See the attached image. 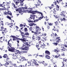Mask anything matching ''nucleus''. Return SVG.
Instances as JSON below:
<instances>
[{
  "mask_svg": "<svg viewBox=\"0 0 67 67\" xmlns=\"http://www.w3.org/2000/svg\"><path fill=\"white\" fill-rule=\"evenodd\" d=\"M29 13H32V15H30V18L31 19H33V20H34V18H35V15H33L34 14H36V12L37 13H40L41 14V15H42V17H40L39 18V20H41V19H42L43 18V14L41 13H40L38 12H37V11H32L31 10H30L29 12Z\"/></svg>",
  "mask_w": 67,
  "mask_h": 67,
  "instance_id": "f257e3e1",
  "label": "nucleus"
},
{
  "mask_svg": "<svg viewBox=\"0 0 67 67\" xmlns=\"http://www.w3.org/2000/svg\"><path fill=\"white\" fill-rule=\"evenodd\" d=\"M61 17V21H64L66 22L67 21V17L65 15V12L64 11H63L62 12H61V14H60Z\"/></svg>",
  "mask_w": 67,
  "mask_h": 67,
  "instance_id": "f03ea898",
  "label": "nucleus"
},
{
  "mask_svg": "<svg viewBox=\"0 0 67 67\" xmlns=\"http://www.w3.org/2000/svg\"><path fill=\"white\" fill-rule=\"evenodd\" d=\"M24 1V0H18V1H16L15 2V0H13V2H15L16 5H18V4L20 3V6H23V5L24 4V3L23 2Z\"/></svg>",
  "mask_w": 67,
  "mask_h": 67,
  "instance_id": "7ed1b4c3",
  "label": "nucleus"
},
{
  "mask_svg": "<svg viewBox=\"0 0 67 67\" xmlns=\"http://www.w3.org/2000/svg\"><path fill=\"white\" fill-rule=\"evenodd\" d=\"M22 9H21V10L19 12V13H21V14L22 15V14L24 12L25 13H26V10H25L26 9H27V7H22Z\"/></svg>",
  "mask_w": 67,
  "mask_h": 67,
  "instance_id": "20e7f679",
  "label": "nucleus"
},
{
  "mask_svg": "<svg viewBox=\"0 0 67 67\" xmlns=\"http://www.w3.org/2000/svg\"><path fill=\"white\" fill-rule=\"evenodd\" d=\"M7 49H8V51L10 52H14V51H15V48H10V46L8 45V44L7 45Z\"/></svg>",
  "mask_w": 67,
  "mask_h": 67,
  "instance_id": "39448f33",
  "label": "nucleus"
},
{
  "mask_svg": "<svg viewBox=\"0 0 67 67\" xmlns=\"http://www.w3.org/2000/svg\"><path fill=\"white\" fill-rule=\"evenodd\" d=\"M36 63H37V62H36V61L35 60H34L33 61L32 63L31 64V63H30V65H31V66H33L34 65H37Z\"/></svg>",
  "mask_w": 67,
  "mask_h": 67,
  "instance_id": "423d86ee",
  "label": "nucleus"
},
{
  "mask_svg": "<svg viewBox=\"0 0 67 67\" xmlns=\"http://www.w3.org/2000/svg\"><path fill=\"white\" fill-rule=\"evenodd\" d=\"M25 38H26V37H22V38L21 39L20 38H19L18 40H21V41L25 42L26 39Z\"/></svg>",
  "mask_w": 67,
  "mask_h": 67,
  "instance_id": "0eeeda50",
  "label": "nucleus"
},
{
  "mask_svg": "<svg viewBox=\"0 0 67 67\" xmlns=\"http://www.w3.org/2000/svg\"><path fill=\"white\" fill-rule=\"evenodd\" d=\"M21 49L24 51H28L29 49V48L28 47H25L24 48H21Z\"/></svg>",
  "mask_w": 67,
  "mask_h": 67,
  "instance_id": "6e6552de",
  "label": "nucleus"
},
{
  "mask_svg": "<svg viewBox=\"0 0 67 67\" xmlns=\"http://www.w3.org/2000/svg\"><path fill=\"white\" fill-rule=\"evenodd\" d=\"M11 37H12L13 38H14L13 39V40L14 41H16V39H17L18 38V37H16V36H13V35H11Z\"/></svg>",
  "mask_w": 67,
  "mask_h": 67,
  "instance_id": "1a4fd4ad",
  "label": "nucleus"
},
{
  "mask_svg": "<svg viewBox=\"0 0 67 67\" xmlns=\"http://www.w3.org/2000/svg\"><path fill=\"white\" fill-rule=\"evenodd\" d=\"M59 38V37H57L55 38V41L57 43H59L60 41V39Z\"/></svg>",
  "mask_w": 67,
  "mask_h": 67,
  "instance_id": "9d476101",
  "label": "nucleus"
},
{
  "mask_svg": "<svg viewBox=\"0 0 67 67\" xmlns=\"http://www.w3.org/2000/svg\"><path fill=\"white\" fill-rule=\"evenodd\" d=\"M24 43L23 44L24 46H25V45H27V46H29L30 44H29V42H23Z\"/></svg>",
  "mask_w": 67,
  "mask_h": 67,
  "instance_id": "9b49d317",
  "label": "nucleus"
},
{
  "mask_svg": "<svg viewBox=\"0 0 67 67\" xmlns=\"http://www.w3.org/2000/svg\"><path fill=\"white\" fill-rule=\"evenodd\" d=\"M41 63L42 64H43L44 66H47V64H46V63H45L44 61H42Z\"/></svg>",
  "mask_w": 67,
  "mask_h": 67,
  "instance_id": "f8f14e48",
  "label": "nucleus"
},
{
  "mask_svg": "<svg viewBox=\"0 0 67 67\" xmlns=\"http://www.w3.org/2000/svg\"><path fill=\"white\" fill-rule=\"evenodd\" d=\"M45 53L47 54L48 55H50V52H49V51L46 50L45 51Z\"/></svg>",
  "mask_w": 67,
  "mask_h": 67,
  "instance_id": "ddd939ff",
  "label": "nucleus"
},
{
  "mask_svg": "<svg viewBox=\"0 0 67 67\" xmlns=\"http://www.w3.org/2000/svg\"><path fill=\"white\" fill-rule=\"evenodd\" d=\"M24 60H26V59H25L24 57H22L21 59H20V60L21 61V62H23Z\"/></svg>",
  "mask_w": 67,
  "mask_h": 67,
  "instance_id": "4468645a",
  "label": "nucleus"
},
{
  "mask_svg": "<svg viewBox=\"0 0 67 67\" xmlns=\"http://www.w3.org/2000/svg\"><path fill=\"white\" fill-rule=\"evenodd\" d=\"M46 58H47V59H50L51 57H50V56H48L47 55H46L45 56Z\"/></svg>",
  "mask_w": 67,
  "mask_h": 67,
  "instance_id": "2eb2a0df",
  "label": "nucleus"
},
{
  "mask_svg": "<svg viewBox=\"0 0 67 67\" xmlns=\"http://www.w3.org/2000/svg\"><path fill=\"white\" fill-rule=\"evenodd\" d=\"M4 57V58H8V56H7V54H5L4 55V56H3Z\"/></svg>",
  "mask_w": 67,
  "mask_h": 67,
  "instance_id": "dca6fc26",
  "label": "nucleus"
},
{
  "mask_svg": "<svg viewBox=\"0 0 67 67\" xmlns=\"http://www.w3.org/2000/svg\"><path fill=\"white\" fill-rule=\"evenodd\" d=\"M7 23V25H10L11 26H13V24L12 23Z\"/></svg>",
  "mask_w": 67,
  "mask_h": 67,
  "instance_id": "f3484780",
  "label": "nucleus"
},
{
  "mask_svg": "<svg viewBox=\"0 0 67 67\" xmlns=\"http://www.w3.org/2000/svg\"><path fill=\"white\" fill-rule=\"evenodd\" d=\"M6 17L7 18V19H9V20H11V17L9 16V15H7V16H6Z\"/></svg>",
  "mask_w": 67,
  "mask_h": 67,
  "instance_id": "a211bd4d",
  "label": "nucleus"
},
{
  "mask_svg": "<svg viewBox=\"0 0 67 67\" xmlns=\"http://www.w3.org/2000/svg\"><path fill=\"white\" fill-rule=\"evenodd\" d=\"M9 64L8 63V62H6V63L5 64V65L6 66H8V65H9Z\"/></svg>",
  "mask_w": 67,
  "mask_h": 67,
  "instance_id": "6ab92c4d",
  "label": "nucleus"
},
{
  "mask_svg": "<svg viewBox=\"0 0 67 67\" xmlns=\"http://www.w3.org/2000/svg\"><path fill=\"white\" fill-rule=\"evenodd\" d=\"M1 31H4V30L5 29H4L3 27H1Z\"/></svg>",
  "mask_w": 67,
  "mask_h": 67,
  "instance_id": "aec40b11",
  "label": "nucleus"
},
{
  "mask_svg": "<svg viewBox=\"0 0 67 67\" xmlns=\"http://www.w3.org/2000/svg\"><path fill=\"white\" fill-rule=\"evenodd\" d=\"M34 24H29V25H30V26H33V25Z\"/></svg>",
  "mask_w": 67,
  "mask_h": 67,
  "instance_id": "412c9836",
  "label": "nucleus"
},
{
  "mask_svg": "<svg viewBox=\"0 0 67 67\" xmlns=\"http://www.w3.org/2000/svg\"><path fill=\"white\" fill-rule=\"evenodd\" d=\"M8 13H9V12H6V13H5V12H4V14H5V15H7V14L9 15V14H8Z\"/></svg>",
  "mask_w": 67,
  "mask_h": 67,
  "instance_id": "4be33fe9",
  "label": "nucleus"
},
{
  "mask_svg": "<svg viewBox=\"0 0 67 67\" xmlns=\"http://www.w3.org/2000/svg\"><path fill=\"white\" fill-rule=\"evenodd\" d=\"M24 35H25H25H29V33L28 32H26Z\"/></svg>",
  "mask_w": 67,
  "mask_h": 67,
  "instance_id": "5701e85b",
  "label": "nucleus"
},
{
  "mask_svg": "<svg viewBox=\"0 0 67 67\" xmlns=\"http://www.w3.org/2000/svg\"><path fill=\"white\" fill-rule=\"evenodd\" d=\"M21 35L22 36V37H27V36H25L24 35H22V34H21Z\"/></svg>",
  "mask_w": 67,
  "mask_h": 67,
  "instance_id": "b1692460",
  "label": "nucleus"
},
{
  "mask_svg": "<svg viewBox=\"0 0 67 67\" xmlns=\"http://www.w3.org/2000/svg\"><path fill=\"white\" fill-rule=\"evenodd\" d=\"M8 45L9 46H10V47H11V46L12 45V44H11V43H9V42H8Z\"/></svg>",
  "mask_w": 67,
  "mask_h": 67,
  "instance_id": "393cba45",
  "label": "nucleus"
},
{
  "mask_svg": "<svg viewBox=\"0 0 67 67\" xmlns=\"http://www.w3.org/2000/svg\"><path fill=\"white\" fill-rule=\"evenodd\" d=\"M24 30L25 32H27V29L26 28H25Z\"/></svg>",
  "mask_w": 67,
  "mask_h": 67,
  "instance_id": "a878e982",
  "label": "nucleus"
},
{
  "mask_svg": "<svg viewBox=\"0 0 67 67\" xmlns=\"http://www.w3.org/2000/svg\"><path fill=\"white\" fill-rule=\"evenodd\" d=\"M57 10H59V6H58V5H57Z\"/></svg>",
  "mask_w": 67,
  "mask_h": 67,
  "instance_id": "bb28decb",
  "label": "nucleus"
},
{
  "mask_svg": "<svg viewBox=\"0 0 67 67\" xmlns=\"http://www.w3.org/2000/svg\"><path fill=\"white\" fill-rule=\"evenodd\" d=\"M7 62L9 64H12V62L11 61H8Z\"/></svg>",
  "mask_w": 67,
  "mask_h": 67,
  "instance_id": "cd10ccee",
  "label": "nucleus"
},
{
  "mask_svg": "<svg viewBox=\"0 0 67 67\" xmlns=\"http://www.w3.org/2000/svg\"><path fill=\"white\" fill-rule=\"evenodd\" d=\"M28 21L29 22H31L32 23H33V20L32 21V20H28Z\"/></svg>",
  "mask_w": 67,
  "mask_h": 67,
  "instance_id": "c85d7f7f",
  "label": "nucleus"
},
{
  "mask_svg": "<svg viewBox=\"0 0 67 67\" xmlns=\"http://www.w3.org/2000/svg\"><path fill=\"white\" fill-rule=\"evenodd\" d=\"M54 52H57V53H58V51H57V49H54Z\"/></svg>",
  "mask_w": 67,
  "mask_h": 67,
  "instance_id": "c756f323",
  "label": "nucleus"
},
{
  "mask_svg": "<svg viewBox=\"0 0 67 67\" xmlns=\"http://www.w3.org/2000/svg\"><path fill=\"white\" fill-rule=\"evenodd\" d=\"M55 23V25H57V24H58V22L57 21H56L55 22H54Z\"/></svg>",
  "mask_w": 67,
  "mask_h": 67,
  "instance_id": "7c9ffc66",
  "label": "nucleus"
},
{
  "mask_svg": "<svg viewBox=\"0 0 67 67\" xmlns=\"http://www.w3.org/2000/svg\"><path fill=\"white\" fill-rule=\"evenodd\" d=\"M62 64H63V66H61V67H64V65H65V64H64V62H62Z\"/></svg>",
  "mask_w": 67,
  "mask_h": 67,
  "instance_id": "2f4dec72",
  "label": "nucleus"
},
{
  "mask_svg": "<svg viewBox=\"0 0 67 67\" xmlns=\"http://www.w3.org/2000/svg\"><path fill=\"white\" fill-rule=\"evenodd\" d=\"M29 44H30V45H32V44H33V43H32V41L31 42H29Z\"/></svg>",
  "mask_w": 67,
  "mask_h": 67,
  "instance_id": "473e14b6",
  "label": "nucleus"
},
{
  "mask_svg": "<svg viewBox=\"0 0 67 67\" xmlns=\"http://www.w3.org/2000/svg\"><path fill=\"white\" fill-rule=\"evenodd\" d=\"M12 5H13V7H14V8L16 7H15V5L14 4V3H13L12 4Z\"/></svg>",
  "mask_w": 67,
  "mask_h": 67,
  "instance_id": "72a5a7b5",
  "label": "nucleus"
},
{
  "mask_svg": "<svg viewBox=\"0 0 67 67\" xmlns=\"http://www.w3.org/2000/svg\"><path fill=\"white\" fill-rule=\"evenodd\" d=\"M48 24L49 25H50L51 26L52 25H53V24H51V23H48Z\"/></svg>",
  "mask_w": 67,
  "mask_h": 67,
  "instance_id": "f704fd0d",
  "label": "nucleus"
},
{
  "mask_svg": "<svg viewBox=\"0 0 67 67\" xmlns=\"http://www.w3.org/2000/svg\"><path fill=\"white\" fill-rule=\"evenodd\" d=\"M41 38H40V37H38V38H37V39H38V40H41Z\"/></svg>",
  "mask_w": 67,
  "mask_h": 67,
  "instance_id": "c9c22d12",
  "label": "nucleus"
},
{
  "mask_svg": "<svg viewBox=\"0 0 67 67\" xmlns=\"http://www.w3.org/2000/svg\"><path fill=\"white\" fill-rule=\"evenodd\" d=\"M22 32V31H20V32L21 33V34H24V33L23 32Z\"/></svg>",
  "mask_w": 67,
  "mask_h": 67,
  "instance_id": "e433bc0d",
  "label": "nucleus"
},
{
  "mask_svg": "<svg viewBox=\"0 0 67 67\" xmlns=\"http://www.w3.org/2000/svg\"><path fill=\"white\" fill-rule=\"evenodd\" d=\"M54 45H55L56 46V45H57V44H58V43H54Z\"/></svg>",
  "mask_w": 67,
  "mask_h": 67,
  "instance_id": "4c0bfd02",
  "label": "nucleus"
},
{
  "mask_svg": "<svg viewBox=\"0 0 67 67\" xmlns=\"http://www.w3.org/2000/svg\"><path fill=\"white\" fill-rule=\"evenodd\" d=\"M3 7L4 8H2V10H5L6 9L5 7Z\"/></svg>",
  "mask_w": 67,
  "mask_h": 67,
  "instance_id": "58836bf2",
  "label": "nucleus"
},
{
  "mask_svg": "<svg viewBox=\"0 0 67 67\" xmlns=\"http://www.w3.org/2000/svg\"><path fill=\"white\" fill-rule=\"evenodd\" d=\"M4 31L5 32H7V29H6V28H5Z\"/></svg>",
  "mask_w": 67,
  "mask_h": 67,
  "instance_id": "ea45409f",
  "label": "nucleus"
},
{
  "mask_svg": "<svg viewBox=\"0 0 67 67\" xmlns=\"http://www.w3.org/2000/svg\"><path fill=\"white\" fill-rule=\"evenodd\" d=\"M34 33V34H35V35H36V34H37V32H35Z\"/></svg>",
  "mask_w": 67,
  "mask_h": 67,
  "instance_id": "a19ab883",
  "label": "nucleus"
},
{
  "mask_svg": "<svg viewBox=\"0 0 67 67\" xmlns=\"http://www.w3.org/2000/svg\"><path fill=\"white\" fill-rule=\"evenodd\" d=\"M46 44H47V46H49V43H47Z\"/></svg>",
  "mask_w": 67,
  "mask_h": 67,
  "instance_id": "79ce46f5",
  "label": "nucleus"
},
{
  "mask_svg": "<svg viewBox=\"0 0 67 67\" xmlns=\"http://www.w3.org/2000/svg\"><path fill=\"white\" fill-rule=\"evenodd\" d=\"M57 55V56L58 57H59V56H60L59 54H58Z\"/></svg>",
  "mask_w": 67,
  "mask_h": 67,
  "instance_id": "37998d69",
  "label": "nucleus"
},
{
  "mask_svg": "<svg viewBox=\"0 0 67 67\" xmlns=\"http://www.w3.org/2000/svg\"><path fill=\"white\" fill-rule=\"evenodd\" d=\"M63 1L62 0H59V3H60L61 2H62Z\"/></svg>",
  "mask_w": 67,
  "mask_h": 67,
  "instance_id": "c03bdc74",
  "label": "nucleus"
},
{
  "mask_svg": "<svg viewBox=\"0 0 67 67\" xmlns=\"http://www.w3.org/2000/svg\"><path fill=\"white\" fill-rule=\"evenodd\" d=\"M16 28L17 30H18V29H19V27L17 26H16Z\"/></svg>",
  "mask_w": 67,
  "mask_h": 67,
  "instance_id": "a18cd8bd",
  "label": "nucleus"
},
{
  "mask_svg": "<svg viewBox=\"0 0 67 67\" xmlns=\"http://www.w3.org/2000/svg\"><path fill=\"white\" fill-rule=\"evenodd\" d=\"M36 29H39V27H38L37 26H36Z\"/></svg>",
  "mask_w": 67,
  "mask_h": 67,
  "instance_id": "49530a36",
  "label": "nucleus"
},
{
  "mask_svg": "<svg viewBox=\"0 0 67 67\" xmlns=\"http://www.w3.org/2000/svg\"><path fill=\"white\" fill-rule=\"evenodd\" d=\"M54 67H57V66H56V65H55V64H54Z\"/></svg>",
  "mask_w": 67,
  "mask_h": 67,
  "instance_id": "de8ad7c7",
  "label": "nucleus"
},
{
  "mask_svg": "<svg viewBox=\"0 0 67 67\" xmlns=\"http://www.w3.org/2000/svg\"><path fill=\"white\" fill-rule=\"evenodd\" d=\"M52 57H53V58H55V55H52Z\"/></svg>",
  "mask_w": 67,
  "mask_h": 67,
  "instance_id": "09e8293b",
  "label": "nucleus"
},
{
  "mask_svg": "<svg viewBox=\"0 0 67 67\" xmlns=\"http://www.w3.org/2000/svg\"><path fill=\"white\" fill-rule=\"evenodd\" d=\"M21 53H26V51H23V52H21Z\"/></svg>",
  "mask_w": 67,
  "mask_h": 67,
  "instance_id": "8fccbe9b",
  "label": "nucleus"
},
{
  "mask_svg": "<svg viewBox=\"0 0 67 67\" xmlns=\"http://www.w3.org/2000/svg\"><path fill=\"white\" fill-rule=\"evenodd\" d=\"M55 58H58V56L57 55H55Z\"/></svg>",
  "mask_w": 67,
  "mask_h": 67,
  "instance_id": "3c124183",
  "label": "nucleus"
},
{
  "mask_svg": "<svg viewBox=\"0 0 67 67\" xmlns=\"http://www.w3.org/2000/svg\"><path fill=\"white\" fill-rule=\"evenodd\" d=\"M22 67V65H19V66H18V67Z\"/></svg>",
  "mask_w": 67,
  "mask_h": 67,
  "instance_id": "603ef678",
  "label": "nucleus"
},
{
  "mask_svg": "<svg viewBox=\"0 0 67 67\" xmlns=\"http://www.w3.org/2000/svg\"><path fill=\"white\" fill-rule=\"evenodd\" d=\"M0 7H3V6H2V4H0Z\"/></svg>",
  "mask_w": 67,
  "mask_h": 67,
  "instance_id": "864d4df0",
  "label": "nucleus"
},
{
  "mask_svg": "<svg viewBox=\"0 0 67 67\" xmlns=\"http://www.w3.org/2000/svg\"><path fill=\"white\" fill-rule=\"evenodd\" d=\"M38 20H39V19H36L35 20V21H36V22H37V21H38Z\"/></svg>",
  "mask_w": 67,
  "mask_h": 67,
  "instance_id": "5fc2aeb1",
  "label": "nucleus"
},
{
  "mask_svg": "<svg viewBox=\"0 0 67 67\" xmlns=\"http://www.w3.org/2000/svg\"><path fill=\"white\" fill-rule=\"evenodd\" d=\"M9 14H10V15H12V13H8Z\"/></svg>",
  "mask_w": 67,
  "mask_h": 67,
  "instance_id": "6e6d98bb",
  "label": "nucleus"
},
{
  "mask_svg": "<svg viewBox=\"0 0 67 67\" xmlns=\"http://www.w3.org/2000/svg\"><path fill=\"white\" fill-rule=\"evenodd\" d=\"M20 26H23V25H22V24H20Z\"/></svg>",
  "mask_w": 67,
  "mask_h": 67,
  "instance_id": "4d7b16f0",
  "label": "nucleus"
},
{
  "mask_svg": "<svg viewBox=\"0 0 67 67\" xmlns=\"http://www.w3.org/2000/svg\"><path fill=\"white\" fill-rule=\"evenodd\" d=\"M65 47H67V45H66V44L65 45Z\"/></svg>",
  "mask_w": 67,
  "mask_h": 67,
  "instance_id": "13d9d810",
  "label": "nucleus"
},
{
  "mask_svg": "<svg viewBox=\"0 0 67 67\" xmlns=\"http://www.w3.org/2000/svg\"><path fill=\"white\" fill-rule=\"evenodd\" d=\"M39 43H40V44H41V41H40L39 42Z\"/></svg>",
  "mask_w": 67,
  "mask_h": 67,
  "instance_id": "bf43d9fd",
  "label": "nucleus"
},
{
  "mask_svg": "<svg viewBox=\"0 0 67 67\" xmlns=\"http://www.w3.org/2000/svg\"><path fill=\"white\" fill-rule=\"evenodd\" d=\"M65 62H66V63H67V59H66L65 60Z\"/></svg>",
  "mask_w": 67,
  "mask_h": 67,
  "instance_id": "052dcab7",
  "label": "nucleus"
},
{
  "mask_svg": "<svg viewBox=\"0 0 67 67\" xmlns=\"http://www.w3.org/2000/svg\"><path fill=\"white\" fill-rule=\"evenodd\" d=\"M31 32H32V33H34V32H35L34 31H32Z\"/></svg>",
  "mask_w": 67,
  "mask_h": 67,
  "instance_id": "680f3d73",
  "label": "nucleus"
},
{
  "mask_svg": "<svg viewBox=\"0 0 67 67\" xmlns=\"http://www.w3.org/2000/svg\"><path fill=\"white\" fill-rule=\"evenodd\" d=\"M17 42L18 43H19V40H17Z\"/></svg>",
  "mask_w": 67,
  "mask_h": 67,
  "instance_id": "e2e57ef3",
  "label": "nucleus"
},
{
  "mask_svg": "<svg viewBox=\"0 0 67 67\" xmlns=\"http://www.w3.org/2000/svg\"><path fill=\"white\" fill-rule=\"evenodd\" d=\"M32 27H30L29 28V29H32Z\"/></svg>",
  "mask_w": 67,
  "mask_h": 67,
  "instance_id": "0e129e2a",
  "label": "nucleus"
},
{
  "mask_svg": "<svg viewBox=\"0 0 67 67\" xmlns=\"http://www.w3.org/2000/svg\"><path fill=\"white\" fill-rule=\"evenodd\" d=\"M38 33V34H41V32H39Z\"/></svg>",
  "mask_w": 67,
  "mask_h": 67,
  "instance_id": "69168bd1",
  "label": "nucleus"
},
{
  "mask_svg": "<svg viewBox=\"0 0 67 67\" xmlns=\"http://www.w3.org/2000/svg\"><path fill=\"white\" fill-rule=\"evenodd\" d=\"M62 56H65V55H64V53L62 55Z\"/></svg>",
  "mask_w": 67,
  "mask_h": 67,
  "instance_id": "338daca9",
  "label": "nucleus"
},
{
  "mask_svg": "<svg viewBox=\"0 0 67 67\" xmlns=\"http://www.w3.org/2000/svg\"><path fill=\"white\" fill-rule=\"evenodd\" d=\"M47 27H48V29H49V26H48Z\"/></svg>",
  "mask_w": 67,
  "mask_h": 67,
  "instance_id": "774afa93",
  "label": "nucleus"
}]
</instances>
